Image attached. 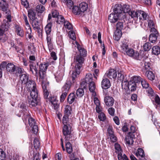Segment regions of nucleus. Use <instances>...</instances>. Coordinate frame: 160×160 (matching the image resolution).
Instances as JSON below:
<instances>
[{
  "mask_svg": "<svg viewBox=\"0 0 160 160\" xmlns=\"http://www.w3.org/2000/svg\"><path fill=\"white\" fill-rule=\"evenodd\" d=\"M25 86L24 89L23 85H21L20 88L21 91H25V88L28 91H30L36 88V84L34 81L32 79H29V80L25 83Z\"/></svg>",
  "mask_w": 160,
  "mask_h": 160,
  "instance_id": "39448f33",
  "label": "nucleus"
},
{
  "mask_svg": "<svg viewBox=\"0 0 160 160\" xmlns=\"http://www.w3.org/2000/svg\"><path fill=\"white\" fill-rule=\"evenodd\" d=\"M65 27L69 30L72 29V24L68 22V21L66 20L63 23Z\"/></svg>",
  "mask_w": 160,
  "mask_h": 160,
  "instance_id": "8fccbe9b",
  "label": "nucleus"
},
{
  "mask_svg": "<svg viewBox=\"0 0 160 160\" xmlns=\"http://www.w3.org/2000/svg\"><path fill=\"white\" fill-rule=\"evenodd\" d=\"M137 156H140L141 158H143L145 157L144 152L143 150L141 148H139L138 150V152L136 153Z\"/></svg>",
  "mask_w": 160,
  "mask_h": 160,
  "instance_id": "c03bdc74",
  "label": "nucleus"
},
{
  "mask_svg": "<svg viewBox=\"0 0 160 160\" xmlns=\"http://www.w3.org/2000/svg\"><path fill=\"white\" fill-rule=\"evenodd\" d=\"M49 64V62H47L40 63L39 66L38 75L39 79L42 82H43L45 80L46 76V72Z\"/></svg>",
  "mask_w": 160,
  "mask_h": 160,
  "instance_id": "f03ea898",
  "label": "nucleus"
},
{
  "mask_svg": "<svg viewBox=\"0 0 160 160\" xmlns=\"http://www.w3.org/2000/svg\"><path fill=\"white\" fill-rule=\"evenodd\" d=\"M89 88L90 92H92V95L94 97H95L96 95V93L95 91L96 86L95 82L92 81L89 83Z\"/></svg>",
  "mask_w": 160,
  "mask_h": 160,
  "instance_id": "aec40b11",
  "label": "nucleus"
},
{
  "mask_svg": "<svg viewBox=\"0 0 160 160\" xmlns=\"http://www.w3.org/2000/svg\"><path fill=\"white\" fill-rule=\"evenodd\" d=\"M36 10L38 13H42L45 10V8L42 5L39 4L36 7Z\"/></svg>",
  "mask_w": 160,
  "mask_h": 160,
  "instance_id": "79ce46f5",
  "label": "nucleus"
},
{
  "mask_svg": "<svg viewBox=\"0 0 160 160\" xmlns=\"http://www.w3.org/2000/svg\"><path fill=\"white\" fill-rule=\"evenodd\" d=\"M33 158L30 160H40V158L39 156V153L38 152H33Z\"/></svg>",
  "mask_w": 160,
  "mask_h": 160,
  "instance_id": "603ef678",
  "label": "nucleus"
},
{
  "mask_svg": "<svg viewBox=\"0 0 160 160\" xmlns=\"http://www.w3.org/2000/svg\"><path fill=\"white\" fill-rule=\"evenodd\" d=\"M122 35V32L121 30H116L115 32L114 35V38L117 41H118Z\"/></svg>",
  "mask_w": 160,
  "mask_h": 160,
  "instance_id": "473e14b6",
  "label": "nucleus"
},
{
  "mask_svg": "<svg viewBox=\"0 0 160 160\" xmlns=\"http://www.w3.org/2000/svg\"><path fill=\"white\" fill-rule=\"evenodd\" d=\"M142 79L140 77L138 76H134L133 78V82H135L136 84V83L141 82V81Z\"/></svg>",
  "mask_w": 160,
  "mask_h": 160,
  "instance_id": "864d4df0",
  "label": "nucleus"
},
{
  "mask_svg": "<svg viewBox=\"0 0 160 160\" xmlns=\"http://www.w3.org/2000/svg\"><path fill=\"white\" fill-rule=\"evenodd\" d=\"M69 115H64L62 118V123L64 124V125H67L68 126V125H70L68 122V117Z\"/></svg>",
  "mask_w": 160,
  "mask_h": 160,
  "instance_id": "de8ad7c7",
  "label": "nucleus"
},
{
  "mask_svg": "<svg viewBox=\"0 0 160 160\" xmlns=\"http://www.w3.org/2000/svg\"><path fill=\"white\" fill-rule=\"evenodd\" d=\"M30 92V95L32 98H39L38 97V92L36 88H34L33 89L31 90L30 91H28Z\"/></svg>",
  "mask_w": 160,
  "mask_h": 160,
  "instance_id": "7c9ffc66",
  "label": "nucleus"
},
{
  "mask_svg": "<svg viewBox=\"0 0 160 160\" xmlns=\"http://www.w3.org/2000/svg\"><path fill=\"white\" fill-rule=\"evenodd\" d=\"M16 70L14 74H15L17 76H18L19 74H22L23 73V72H25L23 69L20 68L16 67Z\"/></svg>",
  "mask_w": 160,
  "mask_h": 160,
  "instance_id": "09e8293b",
  "label": "nucleus"
},
{
  "mask_svg": "<svg viewBox=\"0 0 160 160\" xmlns=\"http://www.w3.org/2000/svg\"><path fill=\"white\" fill-rule=\"evenodd\" d=\"M123 23L122 22H118L116 24L117 30H121L123 28Z\"/></svg>",
  "mask_w": 160,
  "mask_h": 160,
  "instance_id": "13d9d810",
  "label": "nucleus"
},
{
  "mask_svg": "<svg viewBox=\"0 0 160 160\" xmlns=\"http://www.w3.org/2000/svg\"><path fill=\"white\" fill-rule=\"evenodd\" d=\"M74 60L75 65V72L72 74V78L73 81L75 80V77H77V75L80 73L84 63L85 59L81 57L80 55H76L74 57Z\"/></svg>",
  "mask_w": 160,
  "mask_h": 160,
  "instance_id": "f257e3e1",
  "label": "nucleus"
},
{
  "mask_svg": "<svg viewBox=\"0 0 160 160\" xmlns=\"http://www.w3.org/2000/svg\"><path fill=\"white\" fill-rule=\"evenodd\" d=\"M64 115H69L71 113L72 108L71 106L69 105L65 106L64 110Z\"/></svg>",
  "mask_w": 160,
  "mask_h": 160,
  "instance_id": "58836bf2",
  "label": "nucleus"
},
{
  "mask_svg": "<svg viewBox=\"0 0 160 160\" xmlns=\"http://www.w3.org/2000/svg\"><path fill=\"white\" fill-rule=\"evenodd\" d=\"M52 23L50 22L48 23L45 28V30L47 35H51L50 34L51 31Z\"/></svg>",
  "mask_w": 160,
  "mask_h": 160,
  "instance_id": "c756f323",
  "label": "nucleus"
},
{
  "mask_svg": "<svg viewBox=\"0 0 160 160\" xmlns=\"http://www.w3.org/2000/svg\"><path fill=\"white\" fill-rule=\"evenodd\" d=\"M146 74L147 78L150 80L152 81L155 79V75L151 71H147Z\"/></svg>",
  "mask_w": 160,
  "mask_h": 160,
  "instance_id": "e433bc0d",
  "label": "nucleus"
},
{
  "mask_svg": "<svg viewBox=\"0 0 160 160\" xmlns=\"http://www.w3.org/2000/svg\"><path fill=\"white\" fill-rule=\"evenodd\" d=\"M25 28L27 30V33L32 32L31 28L29 23H25Z\"/></svg>",
  "mask_w": 160,
  "mask_h": 160,
  "instance_id": "338daca9",
  "label": "nucleus"
},
{
  "mask_svg": "<svg viewBox=\"0 0 160 160\" xmlns=\"http://www.w3.org/2000/svg\"><path fill=\"white\" fill-rule=\"evenodd\" d=\"M141 83L143 88L146 89L149 87V84L145 80L142 79Z\"/></svg>",
  "mask_w": 160,
  "mask_h": 160,
  "instance_id": "5fc2aeb1",
  "label": "nucleus"
},
{
  "mask_svg": "<svg viewBox=\"0 0 160 160\" xmlns=\"http://www.w3.org/2000/svg\"><path fill=\"white\" fill-rule=\"evenodd\" d=\"M144 63L145 68L147 71H150L151 69V63L148 62H145L143 61Z\"/></svg>",
  "mask_w": 160,
  "mask_h": 160,
  "instance_id": "6e6d98bb",
  "label": "nucleus"
},
{
  "mask_svg": "<svg viewBox=\"0 0 160 160\" xmlns=\"http://www.w3.org/2000/svg\"><path fill=\"white\" fill-rule=\"evenodd\" d=\"M47 43L49 51L52 50L53 48V44L51 40V35H47L46 38Z\"/></svg>",
  "mask_w": 160,
  "mask_h": 160,
  "instance_id": "cd10ccee",
  "label": "nucleus"
},
{
  "mask_svg": "<svg viewBox=\"0 0 160 160\" xmlns=\"http://www.w3.org/2000/svg\"><path fill=\"white\" fill-rule=\"evenodd\" d=\"M77 48L79 51V53L77 55H80L81 57L85 58L87 55L86 50L85 49L81 47L79 45L77 46Z\"/></svg>",
  "mask_w": 160,
  "mask_h": 160,
  "instance_id": "a211bd4d",
  "label": "nucleus"
},
{
  "mask_svg": "<svg viewBox=\"0 0 160 160\" xmlns=\"http://www.w3.org/2000/svg\"><path fill=\"white\" fill-rule=\"evenodd\" d=\"M28 50L30 51L31 54H33L35 52V48L33 45H30L28 46Z\"/></svg>",
  "mask_w": 160,
  "mask_h": 160,
  "instance_id": "0e129e2a",
  "label": "nucleus"
},
{
  "mask_svg": "<svg viewBox=\"0 0 160 160\" xmlns=\"http://www.w3.org/2000/svg\"><path fill=\"white\" fill-rule=\"evenodd\" d=\"M28 16L31 20L36 18V13L33 10L30 9L28 11Z\"/></svg>",
  "mask_w": 160,
  "mask_h": 160,
  "instance_id": "4c0bfd02",
  "label": "nucleus"
},
{
  "mask_svg": "<svg viewBox=\"0 0 160 160\" xmlns=\"http://www.w3.org/2000/svg\"><path fill=\"white\" fill-rule=\"evenodd\" d=\"M118 158L119 160H129L126 155L124 154L122 156V153L120 152L118 153Z\"/></svg>",
  "mask_w": 160,
  "mask_h": 160,
  "instance_id": "3c124183",
  "label": "nucleus"
},
{
  "mask_svg": "<svg viewBox=\"0 0 160 160\" xmlns=\"http://www.w3.org/2000/svg\"><path fill=\"white\" fill-rule=\"evenodd\" d=\"M63 75L62 73H60L58 75H55V78L56 79L57 82H59L62 79Z\"/></svg>",
  "mask_w": 160,
  "mask_h": 160,
  "instance_id": "e2e57ef3",
  "label": "nucleus"
},
{
  "mask_svg": "<svg viewBox=\"0 0 160 160\" xmlns=\"http://www.w3.org/2000/svg\"><path fill=\"white\" fill-rule=\"evenodd\" d=\"M107 77L110 79L113 78L116 79L117 76V72L116 70L113 69H110L106 73Z\"/></svg>",
  "mask_w": 160,
  "mask_h": 160,
  "instance_id": "f8f14e48",
  "label": "nucleus"
},
{
  "mask_svg": "<svg viewBox=\"0 0 160 160\" xmlns=\"http://www.w3.org/2000/svg\"><path fill=\"white\" fill-rule=\"evenodd\" d=\"M147 16L148 15L144 12L141 10L139 11L138 17L140 20L142 19V17L143 18V20H146Z\"/></svg>",
  "mask_w": 160,
  "mask_h": 160,
  "instance_id": "c9c22d12",
  "label": "nucleus"
},
{
  "mask_svg": "<svg viewBox=\"0 0 160 160\" xmlns=\"http://www.w3.org/2000/svg\"><path fill=\"white\" fill-rule=\"evenodd\" d=\"M70 141H66L65 142L66 150L67 152L69 154L71 153L72 151V145Z\"/></svg>",
  "mask_w": 160,
  "mask_h": 160,
  "instance_id": "a878e982",
  "label": "nucleus"
},
{
  "mask_svg": "<svg viewBox=\"0 0 160 160\" xmlns=\"http://www.w3.org/2000/svg\"><path fill=\"white\" fill-rule=\"evenodd\" d=\"M84 91L83 88H79L76 91V95L78 97H82L84 94Z\"/></svg>",
  "mask_w": 160,
  "mask_h": 160,
  "instance_id": "a18cd8bd",
  "label": "nucleus"
},
{
  "mask_svg": "<svg viewBox=\"0 0 160 160\" xmlns=\"http://www.w3.org/2000/svg\"><path fill=\"white\" fill-rule=\"evenodd\" d=\"M43 82H42V83L44 97L45 99H47L49 95V92L48 89V85L46 83H44Z\"/></svg>",
  "mask_w": 160,
  "mask_h": 160,
  "instance_id": "2eb2a0df",
  "label": "nucleus"
},
{
  "mask_svg": "<svg viewBox=\"0 0 160 160\" xmlns=\"http://www.w3.org/2000/svg\"><path fill=\"white\" fill-rule=\"evenodd\" d=\"M134 138H135L134 134L133 133L129 132L128 135L125 138V140L126 143L128 145L132 144L134 142L133 139Z\"/></svg>",
  "mask_w": 160,
  "mask_h": 160,
  "instance_id": "9b49d317",
  "label": "nucleus"
},
{
  "mask_svg": "<svg viewBox=\"0 0 160 160\" xmlns=\"http://www.w3.org/2000/svg\"><path fill=\"white\" fill-rule=\"evenodd\" d=\"M30 70L32 72V74H34V70L35 72V74L36 76H38V70L35 65H34L33 63H31L29 65Z\"/></svg>",
  "mask_w": 160,
  "mask_h": 160,
  "instance_id": "f704fd0d",
  "label": "nucleus"
},
{
  "mask_svg": "<svg viewBox=\"0 0 160 160\" xmlns=\"http://www.w3.org/2000/svg\"><path fill=\"white\" fill-rule=\"evenodd\" d=\"M33 145L34 148L37 150L39 149L40 146V143L38 139L36 138H34L33 141Z\"/></svg>",
  "mask_w": 160,
  "mask_h": 160,
  "instance_id": "ea45409f",
  "label": "nucleus"
},
{
  "mask_svg": "<svg viewBox=\"0 0 160 160\" xmlns=\"http://www.w3.org/2000/svg\"><path fill=\"white\" fill-rule=\"evenodd\" d=\"M115 148L116 150L117 151L116 152L118 153V155L119 152L122 153V150L121 148L120 145L118 143H116L114 145Z\"/></svg>",
  "mask_w": 160,
  "mask_h": 160,
  "instance_id": "bf43d9fd",
  "label": "nucleus"
},
{
  "mask_svg": "<svg viewBox=\"0 0 160 160\" xmlns=\"http://www.w3.org/2000/svg\"><path fill=\"white\" fill-rule=\"evenodd\" d=\"M125 54L128 56L132 57L133 58L139 60L140 58L138 52H134V50L132 48H129L125 52Z\"/></svg>",
  "mask_w": 160,
  "mask_h": 160,
  "instance_id": "1a4fd4ad",
  "label": "nucleus"
},
{
  "mask_svg": "<svg viewBox=\"0 0 160 160\" xmlns=\"http://www.w3.org/2000/svg\"><path fill=\"white\" fill-rule=\"evenodd\" d=\"M10 26L9 23L8 21H5L3 22L0 28L2 30L5 32H6L8 30V28Z\"/></svg>",
  "mask_w": 160,
  "mask_h": 160,
  "instance_id": "72a5a7b5",
  "label": "nucleus"
},
{
  "mask_svg": "<svg viewBox=\"0 0 160 160\" xmlns=\"http://www.w3.org/2000/svg\"><path fill=\"white\" fill-rule=\"evenodd\" d=\"M104 102L106 106L110 107L113 105L114 100L112 97L108 96L105 97Z\"/></svg>",
  "mask_w": 160,
  "mask_h": 160,
  "instance_id": "4468645a",
  "label": "nucleus"
},
{
  "mask_svg": "<svg viewBox=\"0 0 160 160\" xmlns=\"http://www.w3.org/2000/svg\"><path fill=\"white\" fill-rule=\"evenodd\" d=\"M139 11H135L134 10H131L129 12L128 14L132 18L136 20L138 17Z\"/></svg>",
  "mask_w": 160,
  "mask_h": 160,
  "instance_id": "393cba45",
  "label": "nucleus"
},
{
  "mask_svg": "<svg viewBox=\"0 0 160 160\" xmlns=\"http://www.w3.org/2000/svg\"><path fill=\"white\" fill-rule=\"evenodd\" d=\"M152 53L153 54L158 55L160 54V47L158 46H155L152 48Z\"/></svg>",
  "mask_w": 160,
  "mask_h": 160,
  "instance_id": "2f4dec72",
  "label": "nucleus"
},
{
  "mask_svg": "<svg viewBox=\"0 0 160 160\" xmlns=\"http://www.w3.org/2000/svg\"><path fill=\"white\" fill-rule=\"evenodd\" d=\"M119 15L114 13H112L108 16V20L112 23H114L116 22L119 19H121L119 17Z\"/></svg>",
  "mask_w": 160,
  "mask_h": 160,
  "instance_id": "9d476101",
  "label": "nucleus"
},
{
  "mask_svg": "<svg viewBox=\"0 0 160 160\" xmlns=\"http://www.w3.org/2000/svg\"><path fill=\"white\" fill-rule=\"evenodd\" d=\"M16 66L13 63H10L7 64L6 70L11 74H14L16 70Z\"/></svg>",
  "mask_w": 160,
  "mask_h": 160,
  "instance_id": "dca6fc26",
  "label": "nucleus"
},
{
  "mask_svg": "<svg viewBox=\"0 0 160 160\" xmlns=\"http://www.w3.org/2000/svg\"><path fill=\"white\" fill-rule=\"evenodd\" d=\"M136 84L133 81H129L128 83V89L131 91H133L136 90Z\"/></svg>",
  "mask_w": 160,
  "mask_h": 160,
  "instance_id": "c85d7f7f",
  "label": "nucleus"
},
{
  "mask_svg": "<svg viewBox=\"0 0 160 160\" xmlns=\"http://www.w3.org/2000/svg\"><path fill=\"white\" fill-rule=\"evenodd\" d=\"M71 129V126L70 125H68V126L64 125L62 128V132L65 137V141H70L72 142L75 140L74 136L72 133Z\"/></svg>",
  "mask_w": 160,
  "mask_h": 160,
  "instance_id": "7ed1b4c3",
  "label": "nucleus"
},
{
  "mask_svg": "<svg viewBox=\"0 0 160 160\" xmlns=\"http://www.w3.org/2000/svg\"><path fill=\"white\" fill-rule=\"evenodd\" d=\"M30 107H35L38 105L40 104V98H32L29 100Z\"/></svg>",
  "mask_w": 160,
  "mask_h": 160,
  "instance_id": "f3484780",
  "label": "nucleus"
},
{
  "mask_svg": "<svg viewBox=\"0 0 160 160\" xmlns=\"http://www.w3.org/2000/svg\"><path fill=\"white\" fill-rule=\"evenodd\" d=\"M28 122L29 126L30 127L36 124V122L34 119H33L32 117H30L28 119Z\"/></svg>",
  "mask_w": 160,
  "mask_h": 160,
  "instance_id": "774afa93",
  "label": "nucleus"
},
{
  "mask_svg": "<svg viewBox=\"0 0 160 160\" xmlns=\"http://www.w3.org/2000/svg\"><path fill=\"white\" fill-rule=\"evenodd\" d=\"M71 82L69 81H67L65 84L62 89V92H67L68 93L71 86Z\"/></svg>",
  "mask_w": 160,
  "mask_h": 160,
  "instance_id": "6ab92c4d",
  "label": "nucleus"
},
{
  "mask_svg": "<svg viewBox=\"0 0 160 160\" xmlns=\"http://www.w3.org/2000/svg\"><path fill=\"white\" fill-rule=\"evenodd\" d=\"M32 21V25L33 27V29L35 30H39L40 29V28L38 25L39 21L38 18H36L31 20Z\"/></svg>",
  "mask_w": 160,
  "mask_h": 160,
  "instance_id": "412c9836",
  "label": "nucleus"
},
{
  "mask_svg": "<svg viewBox=\"0 0 160 160\" xmlns=\"http://www.w3.org/2000/svg\"><path fill=\"white\" fill-rule=\"evenodd\" d=\"M6 157L5 153L2 149H0V159L1 160H4Z\"/></svg>",
  "mask_w": 160,
  "mask_h": 160,
  "instance_id": "69168bd1",
  "label": "nucleus"
},
{
  "mask_svg": "<svg viewBox=\"0 0 160 160\" xmlns=\"http://www.w3.org/2000/svg\"><path fill=\"white\" fill-rule=\"evenodd\" d=\"M85 80H86V82H88V83L92 82V74L90 73L86 74L85 78Z\"/></svg>",
  "mask_w": 160,
  "mask_h": 160,
  "instance_id": "37998d69",
  "label": "nucleus"
},
{
  "mask_svg": "<svg viewBox=\"0 0 160 160\" xmlns=\"http://www.w3.org/2000/svg\"><path fill=\"white\" fill-rule=\"evenodd\" d=\"M129 48L128 44L126 42H124L121 45L120 51L125 54V52Z\"/></svg>",
  "mask_w": 160,
  "mask_h": 160,
  "instance_id": "5701e85b",
  "label": "nucleus"
},
{
  "mask_svg": "<svg viewBox=\"0 0 160 160\" xmlns=\"http://www.w3.org/2000/svg\"><path fill=\"white\" fill-rule=\"evenodd\" d=\"M77 98L74 93H70L68 96L67 101L69 104H71Z\"/></svg>",
  "mask_w": 160,
  "mask_h": 160,
  "instance_id": "b1692460",
  "label": "nucleus"
},
{
  "mask_svg": "<svg viewBox=\"0 0 160 160\" xmlns=\"http://www.w3.org/2000/svg\"><path fill=\"white\" fill-rule=\"evenodd\" d=\"M19 77L21 82L18 83L17 86V88L19 90H20V87H21V85H25V83L29 80V75L26 72H23V74L19 75Z\"/></svg>",
  "mask_w": 160,
  "mask_h": 160,
  "instance_id": "6e6552de",
  "label": "nucleus"
},
{
  "mask_svg": "<svg viewBox=\"0 0 160 160\" xmlns=\"http://www.w3.org/2000/svg\"><path fill=\"white\" fill-rule=\"evenodd\" d=\"M150 32L151 33L149 35V40L151 42L155 43L159 36V32L155 28H152L150 29Z\"/></svg>",
  "mask_w": 160,
  "mask_h": 160,
  "instance_id": "0eeeda50",
  "label": "nucleus"
},
{
  "mask_svg": "<svg viewBox=\"0 0 160 160\" xmlns=\"http://www.w3.org/2000/svg\"><path fill=\"white\" fill-rule=\"evenodd\" d=\"M98 118L100 121H104L106 119V117L105 114L103 112H101L98 116Z\"/></svg>",
  "mask_w": 160,
  "mask_h": 160,
  "instance_id": "680f3d73",
  "label": "nucleus"
},
{
  "mask_svg": "<svg viewBox=\"0 0 160 160\" xmlns=\"http://www.w3.org/2000/svg\"><path fill=\"white\" fill-rule=\"evenodd\" d=\"M50 101L53 105L54 109L56 110L58 109L59 108V105L58 101L57 100L56 98L53 97L52 98H51Z\"/></svg>",
  "mask_w": 160,
  "mask_h": 160,
  "instance_id": "bb28decb",
  "label": "nucleus"
},
{
  "mask_svg": "<svg viewBox=\"0 0 160 160\" xmlns=\"http://www.w3.org/2000/svg\"><path fill=\"white\" fill-rule=\"evenodd\" d=\"M31 127L32 128V130L33 133L35 134H37L38 130V125L35 124L32 126V127Z\"/></svg>",
  "mask_w": 160,
  "mask_h": 160,
  "instance_id": "052dcab7",
  "label": "nucleus"
},
{
  "mask_svg": "<svg viewBox=\"0 0 160 160\" xmlns=\"http://www.w3.org/2000/svg\"><path fill=\"white\" fill-rule=\"evenodd\" d=\"M144 50L145 51H149L151 48L152 45L148 42L145 43L143 45Z\"/></svg>",
  "mask_w": 160,
  "mask_h": 160,
  "instance_id": "49530a36",
  "label": "nucleus"
},
{
  "mask_svg": "<svg viewBox=\"0 0 160 160\" xmlns=\"http://www.w3.org/2000/svg\"><path fill=\"white\" fill-rule=\"evenodd\" d=\"M15 28L17 35L21 37H23L24 34L23 30L22 28L19 25L16 24L15 26Z\"/></svg>",
  "mask_w": 160,
  "mask_h": 160,
  "instance_id": "4be33fe9",
  "label": "nucleus"
},
{
  "mask_svg": "<svg viewBox=\"0 0 160 160\" xmlns=\"http://www.w3.org/2000/svg\"><path fill=\"white\" fill-rule=\"evenodd\" d=\"M88 7V4L83 2L79 4V6H73L72 8V12L76 15H82L87 10Z\"/></svg>",
  "mask_w": 160,
  "mask_h": 160,
  "instance_id": "20e7f679",
  "label": "nucleus"
},
{
  "mask_svg": "<svg viewBox=\"0 0 160 160\" xmlns=\"http://www.w3.org/2000/svg\"><path fill=\"white\" fill-rule=\"evenodd\" d=\"M101 85V87L103 89H108L111 86L110 81L107 78H104L102 81Z\"/></svg>",
  "mask_w": 160,
  "mask_h": 160,
  "instance_id": "ddd939ff",
  "label": "nucleus"
},
{
  "mask_svg": "<svg viewBox=\"0 0 160 160\" xmlns=\"http://www.w3.org/2000/svg\"><path fill=\"white\" fill-rule=\"evenodd\" d=\"M113 10L114 13L119 15V17L121 19H124L126 18L125 14L123 12V8L121 4L115 5Z\"/></svg>",
  "mask_w": 160,
  "mask_h": 160,
  "instance_id": "423d86ee",
  "label": "nucleus"
},
{
  "mask_svg": "<svg viewBox=\"0 0 160 160\" xmlns=\"http://www.w3.org/2000/svg\"><path fill=\"white\" fill-rule=\"evenodd\" d=\"M3 2H4V3L2 4L1 5V8L2 10L3 11H6L8 10V7L7 6V4L5 2L4 0H2Z\"/></svg>",
  "mask_w": 160,
  "mask_h": 160,
  "instance_id": "4d7b16f0",
  "label": "nucleus"
},
{
  "mask_svg": "<svg viewBox=\"0 0 160 160\" xmlns=\"http://www.w3.org/2000/svg\"><path fill=\"white\" fill-rule=\"evenodd\" d=\"M56 19L57 23L59 24H63L66 21L64 17L61 15L58 16V17L56 18Z\"/></svg>",
  "mask_w": 160,
  "mask_h": 160,
  "instance_id": "a19ab883",
  "label": "nucleus"
}]
</instances>
